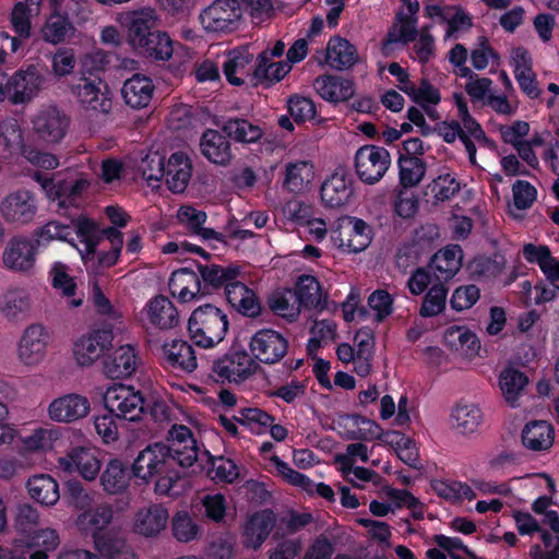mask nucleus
Instances as JSON below:
<instances>
[{"label":"nucleus","instance_id":"0eeeda50","mask_svg":"<svg viewBox=\"0 0 559 559\" xmlns=\"http://www.w3.org/2000/svg\"><path fill=\"white\" fill-rule=\"evenodd\" d=\"M71 92L87 110L108 115L112 109V93L98 76H81L76 84L71 85Z\"/></svg>","mask_w":559,"mask_h":559},{"label":"nucleus","instance_id":"20e7f679","mask_svg":"<svg viewBox=\"0 0 559 559\" xmlns=\"http://www.w3.org/2000/svg\"><path fill=\"white\" fill-rule=\"evenodd\" d=\"M103 400L105 411L129 421L140 420L147 407L146 400L140 391L122 384L108 388Z\"/></svg>","mask_w":559,"mask_h":559},{"label":"nucleus","instance_id":"c03bdc74","mask_svg":"<svg viewBox=\"0 0 559 559\" xmlns=\"http://www.w3.org/2000/svg\"><path fill=\"white\" fill-rule=\"evenodd\" d=\"M222 131L230 139L240 143H254L259 141L263 131L258 124H253L247 119L231 118L222 127Z\"/></svg>","mask_w":559,"mask_h":559},{"label":"nucleus","instance_id":"f257e3e1","mask_svg":"<svg viewBox=\"0 0 559 559\" xmlns=\"http://www.w3.org/2000/svg\"><path fill=\"white\" fill-rule=\"evenodd\" d=\"M170 444L156 442L148 444L145 449L136 455V471H143L145 464V472L150 474V469L159 466L165 467L167 462L176 461L182 467H190L198 461L199 449L197 441L193 438L192 431L185 425H174L169 430Z\"/></svg>","mask_w":559,"mask_h":559},{"label":"nucleus","instance_id":"4d7b16f0","mask_svg":"<svg viewBox=\"0 0 559 559\" xmlns=\"http://www.w3.org/2000/svg\"><path fill=\"white\" fill-rule=\"evenodd\" d=\"M24 544L29 549L37 548L33 552H27V558L48 559V552L55 550L59 545V535L55 530L46 528Z\"/></svg>","mask_w":559,"mask_h":559},{"label":"nucleus","instance_id":"6e6552de","mask_svg":"<svg viewBox=\"0 0 559 559\" xmlns=\"http://www.w3.org/2000/svg\"><path fill=\"white\" fill-rule=\"evenodd\" d=\"M243 10L239 0H215L200 15L201 22L210 32H231L236 29Z\"/></svg>","mask_w":559,"mask_h":559},{"label":"nucleus","instance_id":"6e6d98bb","mask_svg":"<svg viewBox=\"0 0 559 559\" xmlns=\"http://www.w3.org/2000/svg\"><path fill=\"white\" fill-rule=\"evenodd\" d=\"M138 48L150 57L163 61L169 60L174 53L173 40L166 33L159 31H155L154 35L147 37Z\"/></svg>","mask_w":559,"mask_h":559},{"label":"nucleus","instance_id":"39448f33","mask_svg":"<svg viewBox=\"0 0 559 559\" xmlns=\"http://www.w3.org/2000/svg\"><path fill=\"white\" fill-rule=\"evenodd\" d=\"M260 368L254 358L242 348H231L213 362V372L222 382L240 384L253 376Z\"/></svg>","mask_w":559,"mask_h":559},{"label":"nucleus","instance_id":"cd10ccee","mask_svg":"<svg viewBox=\"0 0 559 559\" xmlns=\"http://www.w3.org/2000/svg\"><path fill=\"white\" fill-rule=\"evenodd\" d=\"M157 24V15L155 10L144 8L133 11L129 15L128 41L133 48L143 45L147 37L154 35Z\"/></svg>","mask_w":559,"mask_h":559},{"label":"nucleus","instance_id":"c9c22d12","mask_svg":"<svg viewBox=\"0 0 559 559\" xmlns=\"http://www.w3.org/2000/svg\"><path fill=\"white\" fill-rule=\"evenodd\" d=\"M26 487L31 498L46 507L56 504L60 498L59 485L48 474L32 476L28 478Z\"/></svg>","mask_w":559,"mask_h":559},{"label":"nucleus","instance_id":"2f4dec72","mask_svg":"<svg viewBox=\"0 0 559 559\" xmlns=\"http://www.w3.org/2000/svg\"><path fill=\"white\" fill-rule=\"evenodd\" d=\"M314 88L323 99L333 103L345 102L355 93L352 81L334 75L317 78L314 80Z\"/></svg>","mask_w":559,"mask_h":559},{"label":"nucleus","instance_id":"72a5a7b5","mask_svg":"<svg viewBox=\"0 0 559 559\" xmlns=\"http://www.w3.org/2000/svg\"><path fill=\"white\" fill-rule=\"evenodd\" d=\"M555 439L554 427L546 420L527 423L522 431V443L532 451L549 449Z\"/></svg>","mask_w":559,"mask_h":559},{"label":"nucleus","instance_id":"37998d69","mask_svg":"<svg viewBox=\"0 0 559 559\" xmlns=\"http://www.w3.org/2000/svg\"><path fill=\"white\" fill-rule=\"evenodd\" d=\"M234 419L239 425L247 428L253 435H264L270 425L275 421V417L258 407H242L238 409V415Z\"/></svg>","mask_w":559,"mask_h":559},{"label":"nucleus","instance_id":"de8ad7c7","mask_svg":"<svg viewBox=\"0 0 559 559\" xmlns=\"http://www.w3.org/2000/svg\"><path fill=\"white\" fill-rule=\"evenodd\" d=\"M295 295L299 305L304 308H318L321 302V286L318 280L312 275L304 274L299 276Z\"/></svg>","mask_w":559,"mask_h":559},{"label":"nucleus","instance_id":"9d476101","mask_svg":"<svg viewBox=\"0 0 559 559\" xmlns=\"http://www.w3.org/2000/svg\"><path fill=\"white\" fill-rule=\"evenodd\" d=\"M390 153L380 146H361L355 155V167L358 177L366 183L379 181L390 166Z\"/></svg>","mask_w":559,"mask_h":559},{"label":"nucleus","instance_id":"79ce46f5","mask_svg":"<svg viewBox=\"0 0 559 559\" xmlns=\"http://www.w3.org/2000/svg\"><path fill=\"white\" fill-rule=\"evenodd\" d=\"M352 225L348 238H340V248L347 253H358L364 251L371 242V228L361 218L348 217Z\"/></svg>","mask_w":559,"mask_h":559},{"label":"nucleus","instance_id":"bb28decb","mask_svg":"<svg viewBox=\"0 0 559 559\" xmlns=\"http://www.w3.org/2000/svg\"><path fill=\"white\" fill-rule=\"evenodd\" d=\"M192 175V165L189 157L182 152L170 155L165 165L166 185L175 193H181L188 187Z\"/></svg>","mask_w":559,"mask_h":559},{"label":"nucleus","instance_id":"a19ab883","mask_svg":"<svg viewBox=\"0 0 559 559\" xmlns=\"http://www.w3.org/2000/svg\"><path fill=\"white\" fill-rule=\"evenodd\" d=\"M14 527L22 536V542H28L46 528L39 526V514L29 503H20L16 508Z\"/></svg>","mask_w":559,"mask_h":559},{"label":"nucleus","instance_id":"4be33fe9","mask_svg":"<svg viewBox=\"0 0 559 559\" xmlns=\"http://www.w3.org/2000/svg\"><path fill=\"white\" fill-rule=\"evenodd\" d=\"M103 369L107 378L123 379L132 376L136 369V353L132 345H123L103 359Z\"/></svg>","mask_w":559,"mask_h":559},{"label":"nucleus","instance_id":"49530a36","mask_svg":"<svg viewBox=\"0 0 559 559\" xmlns=\"http://www.w3.org/2000/svg\"><path fill=\"white\" fill-rule=\"evenodd\" d=\"M252 60L253 56L251 53L241 51L231 52L223 67L227 81L236 86L242 85L245 79L251 73L250 63Z\"/></svg>","mask_w":559,"mask_h":559},{"label":"nucleus","instance_id":"a18cd8bd","mask_svg":"<svg viewBox=\"0 0 559 559\" xmlns=\"http://www.w3.org/2000/svg\"><path fill=\"white\" fill-rule=\"evenodd\" d=\"M417 28L416 19L407 16L404 13L396 15V21L388 32L386 39L383 43L382 51L389 53V46L394 43L403 41L407 44L416 39Z\"/></svg>","mask_w":559,"mask_h":559},{"label":"nucleus","instance_id":"9b49d317","mask_svg":"<svg viewBox=\"0 0 559 559\" xmlns=\"http://www.w3.org/2000/svg\"><path fill=\"white\" fill-rule=\"evenodd\" d=\"M114 340V333L110 329H97L83 335L73 348L74 356L80 366H91L109 347Z\"/></svg>","mask_w":559,"mask_h":559},{"label":"nucleus","instance_id":"69168bd1","mask_svg":"<svg viewBox=\"0 0 559 559\" xmlns=\"http://www.w3.org/2000/svg\"><path fill=\"white\" fill-rule=\"evenodd\" d=\"M479 297L480 290L476 285L459 286L450 298V306L453 310L461 312L471 309L478 301Z\"/></svg>","mask_w":559,"mask_h":559},{"label":"nucleus","instance_id":"052dcab7","mask_svg":"<svg viewBox=\"0 0 559 559\" xmlns=\"http://www.w3.org/2000/svg\"><path fill=\"white\" fill-rule=\"evenodd\" d=\"M35 236L37 237L38 245H40L41 241L59 239L62 241H67L72 246H75L72 226L56 221H50L40 228H38L35 231Z\"/></svg>","mask_w":559,"mask_h":559},{"label":"nucleus","instance_id":"bf43d9fd","mask_svg":"<svg viewBox=\"0 0 559 559\" xmlns=\"http://www.w3.org/2000/svg\"><path fill=\"white\" fill-rule=\"evenodd\" d=\"M112 520V509L109 506L97 507L79 519V525L83 531L104 532Z\"/></svg>","mask_w":559,"mask_h":559},{"label":"nucleus","instance_id":"c756f323","mask_svg":"<svg viewBox=\"0 0 559 559\" xmlns=\"http://www.w3.org/2000/svg\"><path fill=\"white\" fill-rule=\"evenodd\" d=\"M453 428L461 435L469 436L479 430L485 421V415L479 405L474 403H457L452 409Z\"/></svg>","mask_w":559,"mask_h":559},{"label":"nucleus","instance_id":"0e129e2a","mask_svg":"<svg viewBox=\"0 0 559 559\" xmlns=\"http://www.w3.org/2000/svg\"><path fill=\"white\" fill-rule=\"evenodd\" d=\"M206 454H210L206 452ZM211 467L207 471V475L218 481L233 483L237 477V466L234 461L225 459L223 456L214 457L209 455Z\"/></svg>","mask_w":559,"mask_h":559},{"label":"nucleus","instance_id":"3c124183","mask_svg":"<svg viewBox=\"0 0 559 559\" xmlns=\"http://www.w3.org/2000/svg\"><path fill=\"white\" fill-rule=\"evenodd\" d=\"M292 66L287 61L271 62L269 51H262L258 57V64L253 70V76L258 81L266 80L270 82L281 81L289 71Z\"/></svg>","mask_w":559,"mask_h":559},{"label":"nucleus","instance_id":"13d9d810","mask_svg":"<svg viewBox=\"0 0 559 559\" xmlns=\"http://www.w3.org/2000/svg\"><path fill=\"white\" fill-rule=\"evenodd\" d=\"M504 266V255L495 253L492 257L475 258L469 267L475 276L495 278L502 273Z\"/></svg>","mask_w":559,"mask_h":559},{"label":"nucleus","instance_id":"09e8293b","mask_svg":"<svg viewBox=\"0 0 559 559\" xmlns=\"http://www.w3.org/2000/svg\"><path fill=\"white\" fill-rule=\"evenodd\" d=\"M444 340L452 348L462 349L467 355H475L480 348L477 335L464 326H450L445 331Z\"/></svg>","mask_w":559,"mask_h":559},{"label":"nucleus","instance_id":"aec40b11","mask_svg":"<svg viewBox=\"0 0 559 559\" xmlns=\"http://www.w3.org/2000/svg\"><path fill=\"white\" fill-rule=\"evenodd\" d=\"M59 464L68 472L76 471L84 479L94 480L100 471V461L96 453L87 448H73Z\"/></svg>","mask_w":559,"mask_h":559},{"label":"nucleus","instance_id":"4468645a","mask_svg":"<svg viewBox=\"0 0 559 559\" xmlns=\"http://www.w3.org/2000/svg\"><path fill=\"white\" fill-rule=\"evenodd\" d=\"M195 265L201 277L204 296L224 289L230 281L239 278L242 274L241 266L235 263L223 266L215 263L195 262Z\"/></svg>","mask_w":559,"mask_h":559},{"label":"nucleus","instance_id":"a878e982","mask_svg":"<svg viewBox=\"0 0 559 559\" xmlns=\"http://www.w3.org/2000/svg\"><path fill=\"white\" fill-rule=\"evenodd\" d=\"M163 353L169 368L192 372L198 367L195 352L187 341L174 338L163 345Z\"/></svg>","mask_w":559,"mask_h":559},{"label":"nucleus","instance_id":"dca6fc26","mask_svg":"<svg viewBox=\"0 0 559 559\" xmlns=\"http://www.w3.org/2000/svg\"><path fill=\"white\" fill-rule=\"evenodd\" d=\"M276 524V515L271 509L254 512L243 527V546L258 550L270 536Z\"/></svg>","mask_w":559,"mask_h":559},{"label":"nucleus","instance_id":"b1692460","mask_svg":"<svg viewBox=\"0 0 559 559\" xmlns=\"http://www.w3.org/2000/svg\"><path fill=\"white\" fill-rule=\"evenodd\" d=\"M353 195L350 180L344 169L336 170L321 187V199L325 206L337 209L345 206Z\"/></svg>","mask_w":559,"mask_h":559},{"label":"nucleus","instance_id":"ddd939ff","mask_svg":"<svg viewBox=\"0 0 559 559\" xmlns=\"http://www.w3.org/2000/svg\"><path fill=\"white\" fill-rule=\"evenodd\" d=\"M313 179L312 167L307 162L290 163L286 165L284 188L296 194L288 203L289 210H304L311 207L302 198L304 191Z\"/></svg>","mask_w":559,"mask_h":559},{"label":"nucleus","instance_id":"ea45409f","mask_svg":"<svg viewBox=\"0 0 559 559\" xmlns=\"http://www.w3.org/2000/svg\"><path fill=\"white\" fill-rule=\"evenodd\" d=\"M72 224L73 236L75 235L76 238L84 243L85 254L94 255L96 253L97 246L102 241V226L96 221L83 214L73 219Z\"/></svg>","mask_w":559,"mask_h":559},{"label":"nucleus","instance_id":"58836bf2","mask_svg":"<svg viewBox=\"0 0 559 559\" xmlns=\"http://www.w3.org/2000/svg\"><path fill=\"white\" fill-rule=\"evenodd\" d=\"M148 318L155 326L167 330L179 322V313L175 305L165 296H157L148 304Z\"/></svg>","mask_w":559,"mask_h":559},{"label":"nucleus","instance_id":"e2e57ef3","mask_svg":"<svg viewBox=\"0 0 559 559\" xmlns=\"http://www.w3.org/2000/svg\"><path fill=\"white\" fill-rule=\"evenodd\" d=\"M460 190V185L450 174L439 176L426 188V195L432 194L436 201H445Z\"/></svg>","mask_w":559,"mask_h":559},{"label":"nucleus","instance_id":"f03ea898","mask_svg":"<svg viewBox=\"0 0 559 559\" xmlns=\"http://www.w3.org/2000/svg\"><path fill=\"white\" fill-rule=\"evenodd\" d=\"M227 314L212 304L194 309L188 320L191 341L199 347L212 348L221 343L228 331Z\"/></svg>","mask_w":559,"mask_h":559},{"label":"nucleus","instance_id":"338daca9","mask_svg":"<svg viewBox=\"0 0 559 559\" xmlns=\"http://www.w3.org/2000/svg\"><path fill=\"white\" fill-rule=\"evenodd\" d=\"M199 526L186 511L178 512L173 519L174 537L181 542L188 543L197 537Z\"/></svg>","mask_w":559,"mask_h":559},{"label":"nucleus","instance_id":"680f3d73","mask_svg":"<svg viewBox=\"0 0 559 559\" xmlns=\"http://www.w3.org/2000/svg\"><path fill=\"white\" fill-rule=\"evenodd\" d=\"M165 157L158 152H150L142 158L139 166L143 178L152 185L153 182L160 181L165 176Z\"/></svg>","mask_w":559,"mask_h":559},{"label":"nucleus","instance_id":"e433bc0d","mask_svg":"<svg viewBox=\"0 0 559 559\" xmlns=\"http://www.w3.org/2000/svg\"><path fill=\"white\" fill-rule=\"evenodd\" d=\"M326 61L336 70H346L358 61V52L347 39L335 36L328 44Z\"/></svg>","mask_w":559,"mask_h":559},{"label":"nucleus","instance_id":"8fccbe9b","mask_svg":"<svg viewBox=\"0 0 559 559\" xmlns=\"http://www.w3.org/2000/svg\"><path fill=\"white\" fill-rule=\"evenodd\" d=\"M400 183L404 188L417 186L426 173V163L417 156L400 155Z\"/></svg>","mask_w":559,"mask_h":559},{"label":"nucleus","instance_id":"7c9ffc66","mask_svg":"<svg viewBox=\"0 0 559 559\" xmlns=\"http://www.w3.org/2000/svg\"><path fill=\"white\" fill-rule=\"evenodd\" d=\"M131 476L132 467L119 459H111L100 474V484L108 493H121L129 487Z\"/></svg>","mask_w":559,"mask_h":559},{"label":"nucleus","instance_id":"473e14b6","mask_svg":"<svg viewBox=\"0 0 559 559\" xmlns=\"http://www.w3.org/2000/svg\"><path fill=\"white\" fill-rule=\"evenodd\" d=\"M200 146L202 154L214 164L227 165L233 158L229 141L216 130H206Z\"/></svg>","mask_w":559,"mask_h":559},{"label":"nucleus","instance_id":"864d4df0","mask_svg":"<svg viewBox=\"0 0 559 559\" xmlns=\"http://www.w3.org/2000/svg\"><path fill=\"white\" fill-rule=\"evenodd\" d=\"M448 287L439 282L432 285L423 298L419 314L423 318H431L441 313L445 309Z\"/></svg>","mask_w":559,"mask_h":559},{"label":"nucleus","instance_id":"f8f14e48","mask_svg":"<svg viewBox=\"0 0 559 559\" xmlns=\"http://www.w3.org/2000/svg\"><path fill=\"white\" fill-rule=\"evenodd\" d=\"M49 333L44 325L36 323L25 329L19 343V357L24 365L40 362L46 355Z\"/></svg>","mask_w":559,"mask_h":559},{"label":"nucleus","instance_id":"603ef678","mask_svg":"<svg viewBox=\"0 0 559 559\" xmlns=\"http://www.w3.org/2000/svg\"><path fill=\"white\" fill-rule=\"evenodd\" d=\"M528 382L527 376L514 368H506L499 377V385L507 402L514 406L520 392Z\"/></svg>","mask_w":559,"mask_h":559},{"label":"nucleus","instance_id":"774afa93","mask_svg":"<svg viewBox=\"0 0 559 559\" xmlns=\"http://www.w3.org/2000/svg\"><path fill=\"white\" fill-rule=\"evenodd\" d=\"M0 144L4 151L12 154L23 145V133L15 121L0 122Z\"/></svg>","mask_w":559,"mask_h":559},{"label":"nucleus","instance_id":"f3484780","mask_svg":"<svg viewBox=\"0 0 559 559\" xmlns=\"http://www.w3.org/2000/svg\"><path fill=\"white\" fill-rule=\"evenodd\" d=\"M168 287L171 296L181 304L204 297L200 274L188 267L174 271Z\"/></svg>","mask_w":559,"mask_h":559},{"label":"nucleus","instance_id":"6ab92c4d","mask_svg":"<svg viewBox=\"0 0 559 559\" xmlns=\"http://www.w3.org/2000/svg\"><path fill=\"white\" fill-rule=\"evenodd\" d=\"M90 412V401L79 394H67L55 399L49 407V417L59 423H71L83 418Z\"/></svg>","mask_w":559,"mask_h":559},{"label":"nucleus","instance_id":"f704fd0d","mask_svg":"<svg viewBox=\"0 0 559 559\" xmlns=\"http://www.w3.org/2000/svg\"><path fill=\"white\" fill-rule=\"evenodd\" d=\"M167 521V510L159 504H153L136 513L134 531L146 537L155 536L166 527Z\"/></svg>","mask_w":559,"mask_h":559},{"label":"nucleus","instance_id":"412c9836","mask_svg":"<svg viewBox=\"0 0 559 559\" xmlns=\"http://www.w3.org/2000/svg\"><path fill=\"white\" fill-rule=\"evenodd\" d=\"M36 247L25 238L11 239L3 252L2 261L7 269L27 272L35 263Z\"/></svg>","mask_w":559,"mask_h":559},{"label":"nucleus","instance_id":"2eb2a0df","mask_svg":"<svg viewBox=\"0 0 559 559\" xmlns=\"http://www.w3.org/2000/svg\"><path fill=\"white\" fill-rule=\"evenodd\" d=\"M227 302L233 309L245 317L258 318L262 306L259 297L245 283L235 278L224 288Z\"/></svg>","mask_w":559,"mask_h":559},{"label":"nucleus","instance_id":"5fc2aeb1","mask_svg":"<svg viewBox=\"0 0 559 559\" xmlns=\"http://www.w3.org/2000/svg\"><path fill=\"white\" fill-rule=\"evenodd\" d=\"M73 29L71 22L66 16L51 14L41 28V35L45 41L57 45L69 37Z\"/></svg>","mask_w":559,"mask_h":559},{"label":"nucleus","instance_id":"c85d7f7f","mask_svg":"<svg viewBox=\"0 0 559 559\" xmlns=\"http://www.w3.org/2000/svg\"><path fill=\"white\" fill-rule=\"evenodd\" d=\"M177 464L176 461L167 462L165 467L159 468V466H156L153 469H150V474H147L145 471V465L143 466V471L140 473L136 468V457L133 461L132 464V472L133 476L136 478L142 479L145 483L151 481L152 479H155V492L158 495H166L171 496L173 489L177 480L180 478L179 472L175 469V465Z\"/></svg>","mask_w":559,"mask_h":559},{"label":"nucleus","instance_id":"1a4fd4ad","mask_svg":"<svg viewBox=\"0 0 559 559\" xmlns=\"http://www.w3.org/2000/svg\"><path fill=\"white\" fill-rule=\"evenodd\" d=\"M70 117L57 106L40 110L33 120V131L47 145L58 144L67 134Z\"/></svg>","mask_w":559,"mask_h":559},{"label":"nucleus","instance_id":"393cba45","mask_svg":"<svg viewBox=\"0 0 559 559\" xmlns=\"http://www.w3.org/2000/svg\"><path fill=\"white\" fill-rule=\"evenodd\" d=\"M463 250L459 245H449L437 251L429 263L439 282L452 280L462 267Z\"/></svg>","mask_w":559,"mask_h":559},{"label":"nucleus","instance_id":"5701e85b","mask_svg":"<svg viewBox=\"0 0 559 559\" xmlns=\"http://www.w3.org/2000/svg\"><path fill=\"white\" fill-rule=\"evenodd\" d=\"M155 85L151 78L135 73L126 80L121 95L124 103L133 109H142L148 106L153 98Z\"/></svg>","mask_w":559,"mask_h":559},{"label":"nucleus","instance_id":"a211bd4d","mask_svg":"<svg viewBox=\"0 0 559 559\" xmlns=\"http://www.w3.org/2000/svg\"><path fill=\"white\" fill-rule=\"evenodd\" d=\"M11 102L25 104L31 102L43 88L45 78L35 67H28L10 78Z\"/></svg>","mask_w":559,"mask_h":559},{"label":"nucleus","instance_id":"4c0bfd02","mask_svg":"<svg viewBox=\"0 0 559 559\" xmlns=\"http://www.w3.org/2000/svg\"><path fill=\"white\" fill-rule=\"evenodd\" d=\"M514 74L522 91L531 98H537L540 90L537 86L536 75L532 69V60L528 52L518 48L514 52Z\"/></svg>","mask_w":559,"mask_h":559},{"label":"nucleus","instance_id":"7ed1b4c3","mask_svg":"<svg viewBox=\"0 0 559 559\" xmlns=\"http://www.w3.org/2000/svg\"><path fill=\"white\" fill-rule=\"evenodd\" d=\"M177 223L182 225L191 235L200 236L202 240H216L228 245L227 238L246 240L254 236L253 231L236 227L237 219L231 216L223 233L214 228L203 227L207 219L206 212H176Z\"/></svg>","mask_w":559,"mask_h":559},{"label":"nucleus","instance_id":"423d86ee","mask_svg":"<svg viewBox=\"0 0 559 559\" xmlns=\"http://www.w3.org/2000/svg\"><path fill=\"white\" fill-rule=\"evenodd\" d=\"M248 346L255 362L275 365L287 354L288 340L276 330L263 328L252 334Z\"/></svg>","mask_w":559,"mask_h":559}]
</instances>
